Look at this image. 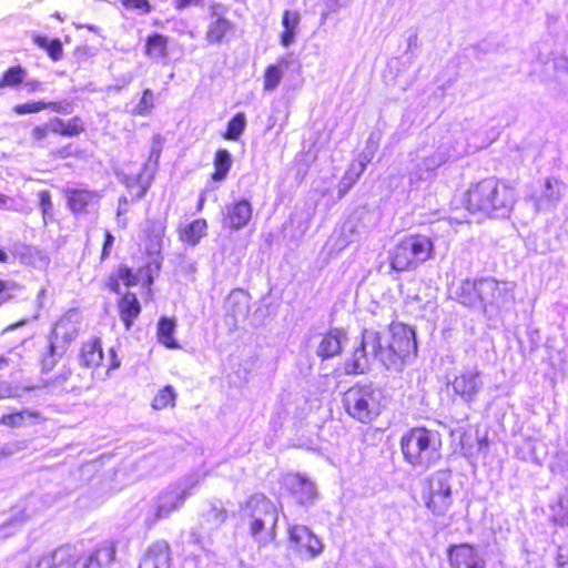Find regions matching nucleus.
Returning <instances> with one entry per match:
<instances>
[{"label":"nucleus","instance_id":"obj_20","mask_svg":"<svg viewBox=\"0 0 568 568\" xmlns=\"http://www.w3.org/2000/svg\"><path fill=\"white\" fill-rule=\"evenodd\" d=\"M283 486L302 505L311 503L316 495L314 483L300 474L285 475L283 477Z\"/></svg>","mask_w":568,"mask_h":568},{"label":"nucleus","instance_id":"obj_15","mask_svg":"<svg viewBox=\"0 0 568 568\" xmlns=\"http://www.w3.org/2000/svg\"><path fill=\"white\" fill-rule=\"evenodd\" d=\"M514 285L499 283L494 278L479 280V293H481V308L488 305L503 307L513 301Z\"/></svg>","mask_w":568,"mask_h":568},{"label":"nucleus","instance_id":"obj_14","mask_svg":"<svg viewBox=\"0 0 568 568\" xmlns=\"http://www.w3.org/2000/svg\"><path fill=\"white\" fill-rule=\"evenodd\" d=\"M291 548L301 557L314 559L323 552L324 545L308 527L291 525L287 529Z\"/></svg>","mask_w":568,"mask_h":568},{"label":"nucleus","instance_id":"obj_34","mask_svg":"<svg viewBox=\"0 0 568 568\" xmlns=\"http://www.w3.org/2000/svg\"><path fill=\"white\" fill-rule=\"evenodd\" d=\"M290 61L287 58H281L275 64L266 68L264 73V90L274 91L283 79L284 70L288 68Z\"/></svg>","mask_w":568,"mask_h":568},{"label":"nucleus","instance_id":"obj_38","mask_svg":"<svg viewBox=\"0 0 568 568\" xmlns=\"http://www.w3.org/2000/svg\"><path fill=\"white\" fill-rule=\"evenodd\" d=\"M232 166V156L231 153L225 149H220L215 153L214 158V173L212 179L214 181H222L227 175L230 169Z\"/></svg>","mask_w":568,"mask_h":568},{"label":"nucleus","instance_id":"obj_51","mask_svg":"<svg viewBox=\"0 0 568 568\" xmlns=\"http://www.w3.org/2000/svg\"><path fill=\"white\" fill-rule=\"evenodd\" d=\"M120 3L126 10H136L141 14H148L152 11L149 0H120Z\"/></svg>","mask_w":568,"mask_h":568},{"label":"nucleus","instance_id":"obj_27","mask_svg":"<svg viewBox=\"0 0 568 568\" xmlns=\"http://www.w3.org/2000/svg\"><path fill=\"white\" fill-rule=\"evenodd\" d=\"M455 294L458 302L462 303L463 305L473 308H481V293H479V280L462 281Z\"/></svg>","mask_w":568,"mask_h":568},{"label":"nucleus","instance_id":"obj_2","mask_svg":"<svg viewBox=\"0 0 568 568\" xmlns=\"http://www.w3.org/2000/svg\"><path fill=\"white\" fill-rule=\"evenodd\" d=\"M440 448L439 434L424 427L412 428L400 438L404 460L418 471H426L440 459Z\"/></svg>","mask_w":568,"mask_h":568},{"label":"nucleus","instance_id":"obj_37","mask_svg":"<svg viewBox=\"0 0 568 568\" xmlns=\"http://www.w3.org/2000/svg\"><path fill=\"white\" fill-rule=\"evenodd\" d=\"M176 323L174 318L162 317L158 323V338L161 344L168 348H179L174 338Z\"/></svg>","mask_w":568,"mask_h":568},{"label":"nucleus","instance_id":"obj_30","mask_svg":"<svg viewBox=\"0 0 568 568\" xmlns=\"http://www.w3.org/2000/svg\"><path fill=\"white\" fill-rule=\"evenodd\" d=\"M119 310L120 317L124 322L126 329H129L141 312V305L135 294H124L119 302Z\"/></svg>","mask_w":568,"mask_h":568},{"label":"nucleus","instance_id":"obj_50","mask_svg":"<svg viewBox=\"0 0 568 568\" xmlns=\"http://www.w3.org/2000/svg\"><path fill=\"white\" fill-rule=\"evenodd\" d=\"M153 108V92L150 89L143 91L142 98L135 106V113L146 115Z\"/></svg>","mask_w":568,"mask_h":568},{"label":"nucleus","instance_id":"obj_17","mask_svg":"<svg viewBox=\"0 0 568 568\" xmlns=\"http://www.w3.org/2000/svg\"><path fill=\"white\" fill-rule=\"evenodd\" d=\"M448 559L452 568H485L486 561L469 544L450 546Z\"/></svg>","mask_w":568,"mask_h":568},{"label":"nucleus","instance_id":"obj_25","mask_svg":"<svg viewBox=\"0 0 568 568\" xmlns=\"http://www.w3.org/2000/svg\"><path fill=\"white\" fill-rule=\"evenodd\" d=\"M139 568H170V547L165 541H156L149 547Z\"/></svg>","mask_w":568,"mask_h":568},{"label":"nucleus","instance_id":"obj_36","mask_svg":"<svg viewBox=\"0 0 568 568\" xmlns=\"http://www.w3.org/2000/svg\"><path fill=\"white\" fill-rule=\"evenodd\" d=\"M49 128L51 132L64 136H75L84 130L81 119L78 116L70 119L69 121H63L59 118H54L50 120Z\"/></svg>","mask_w":568,"mask_h":568},{"label":"nucleus","instance_id":"obj_9","mask_svg":"<svg viewBox=\"0 0 568 568\" xmlns=\"http://www.w3.org/2000/svg\"><path fill=\"white\" fill-rule=\"evenodd\" d=\"M382 336L374 329H364L358 345L345 361L344 371L348 375L364 374L373 358L379 359Z\"/></svg>","mask_w":568,"mask_h":568},{"label":"nucleus","instance_id":"obj_32","mask_svg":"<svg viewBox=\"0 0 568 568\" xmlns=\"http://www.w3.org/2000/svg\"><path fill=\"white\" fill-rule=\"evenodd\" d=\"M55 567L77 568L82 554L71 545H64L50 552Z\"/></svg>","mask_w":568,"mask_h":568},{"label":"nucleus","instance_id":"obj_21","mask_svg":"<svg viewBox=\"0 0 568 568\" xmlns=\"http://www.w3.org/2000/svg\"><path fill=\"white\" fill-rule=\"evenodd\" d=\"M241 510L242 518L263 519L266 517L267 521H272L273 516H278L275 505L262 494L251 496Z\"/></svg>","mask_w":568,"mask_h":568},{"label":"nucleus","instance_id":"obj_16","mask_svg":"<svg viewBox=\"0 0 568 568\" xmlns=\"http://www.w3.org/2000/svg\"><path fill=\"white\" fill-rule=\"evenodd\" d=\"M222 214V225L226 229L239 231L250 223L253 207L248 200L240 199L226 204Z\"/></svg>","mask_w":568,"mask_h":568},{"label":"nucleus","instance_id":"obj_28","mask_svg":"<svg viewBox=\"0 0 568 568\" xmlns=\"http://www.w3.org/2000/svg\"><path fill=\"white\" fill-rule=\"evenodd\" d=\"M153 176L145 171L136 175H124L122 182L129 189L132 201L142 199L148 192Z\"/></svg>","mask_w":568,"mask_h":568},{"label":"nucleus","instance_id":"obj_3","mask_svg":"<svg viewBox=\"0 0 568 568\" xmlns=\"http://www.w3.org/2000/svg\"><path fill=\"white\" fill-rule=\"evenodd\" d=\"M384 402L383 388L373 383H356L342 397L348 416L363 424H369L381 415Z\"/></svg>","mask_w":568,"mask_h":568},{"label":"nucleus","instance_id":"obj_45","mask_svg":"<svg viewBox=\"0 0 568 568\" xmlns=\"http://www.w3.org/2000/svg\"><path fill=\"white\" fill-rule=\"evenodd\" d=\"M26 74L27 72L21 65L9 68L0 79V88L19 85L23 82Z\"/></svg>","mask_w":568,"mask_h":568},{"label":"nucleus","instance_id":"obj_39","mask_svg":"<svg viewBox=\"0 0 568 568\" xmlns=\"http://www.w3.org/2000/svg\"><path fill=\"white\" fill-rule=\"evenodd\" d=\"M206 227L207 225L205 220H195L183 230L181 237L184 242L191 245H196L205 235Z\"/></svg>","mask_w":568,"mask_h":568},{"label":"nucleus","instance_id":"obj_8","mask_svg":"<svg viewBox=\"0 0 568 568\" xmlns=\"http://www.w3.org/2000/svg\"><path fill=\"white\" fill-rule=\"evenodd\" d=\"M567 190V184L558 176H544L527 186L525 200L536 213H551L557 209Z\"/></svg>","mask_w":568,"mask_h":568},{"label":"nucleus","instance_id":"obj_63","mask_svg":"<svg viewBox=\"0 0 568 568\" xmlns=\"http://www.w3.org/2000/svg\"><path fill=\"white\" fill-rule=\"evenodd\" d=\"M559 506L561 508L559 514L554 515V519L557 523L564 524L568 519V509L564 507L562 501H559Z\"/></svg>","mask_w":568,"mask_h":568},{"label":"nucleus","instance_id":"obj_59","mask_svg":"<svg viewBox=\"0 0 568 568\" xmlns=\"http://www.w3.org/2000/svg\"><path fill=\"white\" fill-rule=\"evenodd\" d=\"M49 131H51L49 128V123L44 125H37L36 128H33L31 135L34 140L41 141L47 138Z\"/></svg>","mask_w":568,"mask_h":568},{"label":"nucleus","instance_id":"obj_41","mask_svg":"<svg viewBox=\"0 0 568 568\" xmlns=\"http://www.w3.org/2000/svg\"><path fill=\"white\" fill-rule=\"evenodd\" d=\"M176 393L174 388L170 385L164 386L159 393L154 396L152 400V407L156 410L164 409L169 406L175 405Z\"/></svg>","mask_w":568,"mask_h":568},{"label":"nucleus","instance_id":"obj_6","mask_svg":"<svg viewBox=\"0 0 568 568\" xmlns=\"http://www.w3.org/2000/svg\"><path fill=\"white\" fill-rule=\"evenodd\" d=\"M204 477L205 475L201 471H195L187 475L182 480L166 487L154 499V504L152 505L145 521L149 525H153L158 520L166 518L170 514L178 510Z\"/></svg>","mask_w":568,"mask_h":568},{"label":"nucleus","instance_id":"obj_46","mask_svg":"<svg viewBox=\"0 0 568 568\" xmlns=\"http://www.w3.org/2000/svg\"><path fill=\"white\" fill-rule=\"evenodd\" d=\"M161 152H162V141H161V136L158 134V135H154V138H153L149 160L143 165V171L148 172L149 174H152V176L154 175V173L158 169Z\"/></svg>","mask_w":568,"mask_h":568},{"label":"nucleus","instance_id":"obj_49","mask_svg":"<svg viewBox=\"0 0 568 568\" xmlns=\"http://www.w3.org/2000/svg\"><path fill=\"white\" fill-rule=\"evenodd\" d=\"M36 417V414L30 410L14 412L3 415L0 423L10 427H19L23 425L26 418Z\"/></svg>","mask_w":568,"mask_h":568},{"label":"nucleus","instance_id":"obj_29","mask_svg":"<svg viewBox=\"0 0 568 568\" xmlns=\"http://www.w3.org/2000/svg\"><path fill=\"white\" fill-rule=\"evenodd\" d=\"M11 254L27 265L36 266L37 264L48 263V257L41 250L24 244H14Z\"/></svg>","mask_w":568,"mask_h":568},{"label":"nucleus","instance_id":"obj_47","mask_svg":"<svg viewBox=\"0 0 568 568\" xmlns=\"http://www.w3.org/2000/svg\"><path fill=\"white\" fill-rule=\"evenodd\" d=\"M30 514H27L26 510H20L17 515H14L11 519L0 526V537H7L20 527L28 518Z\"/></svg>","mask_w":568,"mask_h":568},{"label":"nucleus","instance_id":"obj_48","mask_svg":"<svg viewBox=\"0 0 568 568\" xmlns=\"http://www.w3.org/2000/svg\"><path fill=\"white\" fill-rule=\"evenodd\" d=\"M21 290L22 287L13 281L0 280V305L16 297Z\"/></svg>","mask_w":568,"mask_h":568},{"label":"nucleus","instance_id":"obj_31","mask_svg":"<svg viewBox=\"0 0 568 568\" xmlns=\"http://www.w3.org/2000/svg\"><path fill=\"white\" fill-rule=\"evenodd\" d=\"M301 14L298 11L286 10L283 13L282 26L284 28L281 34V44L290 47L295 41V36L298 30Z\"/></svg>","mask_w":568,"mask_h":568},{"label":"nucleus","instance_id":"obj_7","mask_svg":"<svg viewBox=\"0 0 568 568\" xmlns=\"http://www.w3.org/2000/svg\"><path fill=\"white\" fill-rule=\"evenodd\" d=\"M433 247L425 235L405 236L388 253L390 266L397 272L415 268L430 257Z\"/></svg>","mask_w":568,"mask_h":568},{"label":"nucleus","instance_id":"obj_26","mask_svg":"<svg viewBox=\"0 0 568 568\" xmlns=\"http://www.w3.org/2000/svg\"><path fill=\"white\" fill-rule=\"evenodd\" d=\"M226 312L234 325L244 322L250 314V296L242 290L233 291L226 301Z\"/></svg>","mask_w":568,"mask_h":568},{"label":"nucleus","instance_id":"obj_57","mask_svg":"<svg viewBox=\"0 0 568 568\" xmlns=\"http://www.w3.org/2000/svg\"><path fill=\"white\" fill-rule=\"evenodd\" d=\"M45 51L48 52L49 57L52 60L59 61L63 54V48H62L61 41L59 39H52L51 44L49 45V48Z\"/></svg>","mask_w":568,"mask_h":568},{"label":"nucleus","instance_id":"obj_55","mask_svg":"<svg viewBox=\"0 0 568 568\" xmlns=\"http://www.w3.org/2000/svg\"><path fill=\"white\" fill-rule=\"evenodd\" d=\"M28 568H57L51 554H45L37 558H32L28 564Z\"/></svg>","mask_w":568,"mask_h":568},{"label":"nucleus","instance_id":"obj_18","mask_svg":"<svg viewBox=\"0 0 568 568\" xmlns=\"http://www.w3.org/2000/svg\"><path fill=\"white\" fill-rule=\"evenodd\" d=\"M115 545L113 541H102L88 554H82L77 568H110L115 559Z\"/></svg>","mask_w":568,"mask_h":568},{"label":"nucleus","instance_id":"obj_35","mask_svg":"<svg viewBox=\"0 0 568 568\" xmlns=\"http://www.w3.org/2000/svg\"><path fill=\"white\" fill-rule=\"evenodd\" d=\"M369 162V158L363 156L357 164H352L349 170L342 178L338 185L339 197L344 196L352 186L356 183L359 176L365 171L366 164Z\"/></svg>","mask_w":568,"mask_h":568},{"label":"nucleus","instance_id":"obj_56","mask_svg":"<svg viewBox=\"0 0 568 568\" xmlns=\"http://www.w3.org/2000/svg\"><path fill=\"white\" fill-rule=\"evenodd\" d=\"M70 375L71 369L67 366H63L54 379L45 381V386L64 388V383L69 379Z\"/></svg>","mask_w":568,"mask_h":568},{"label":"nucleus","instance_id":"obj_24","mask_svg":"<svg viewBox=\"0 0 568 568\" xmlns=\"http://www.w3.org/2000/svg\"><path fill=\"white\" fill-rule=\"evenodd\" d=\"M346 342V334L339 328H334L323 335L316 354L323 359L332 358L338 355L343 344Z\"/></svg>","mask_w":568,"mask_h":568},{"label":"nucleus","instance_id":"obj_53","mask_svg":"<svg viewBox=\"0 0 568 568\" xmlns=\"http://www.w3.org/2000/svg\"><path fill=\"white\" fill-rule=\"evenodd\" d=\"M45 109V102L38 101V102H28L23 104H17L13 108V111L19 114H28V113H38Z\"/></svg>","mask_w":568,"mask_h":568},{"label":"nucleus","instance_id":"obj_42","mask_svg":"<svg viewBox=\"0 0 568 568\" xmlns=\"http://www.w3.org/2000/svg\"><path fill=\"white\" fill-rule=\"evenodd\" d=\"M168 39L162 34L150 36L146 40V53L153 58H162L166 54Z\"/></svg>","mask_w":568,"mask_h":568},{"label":"nucleus","instance_id":"obj_61","mask_svg":"<svg viewBox=\"0 0 568 568\" xmlns=\"http://www.w3.org/2000/svg\"><path fill=\"white\" fill-rule=\"evenodd\" d=\"M33 42L40 47L41 49H44L47 50L49 48V45L51 44L52 40L49 39L48 37H44V36H34L33 37Z\"/></svg>","mask_w":568,"mask_h":568},{"label":"nucleus","instance_id":"obj_19","mask_svg":"<svg viewBox=\"0 0 568 568\" xmlns=\"http://www.w3.org/2000/svg\"><path fill=\"white\" fill-rule=\"evenodd\" d=\"M74 314L69 313L62 316L52 331L50 338L51 348L53 352L64 353L69 343H71L78 334L77 323L73 320Z\"/></svg>","mask_w":568,"mask_h":568},{"label":"nucleus","instance_id":"obj_58","mask_svg":"<svg viewBox=\"0 0 568 568\" xmlns=\"http://www.w3.org/2000/svg\"><path fill=\"white\" fill-rule=\"evenodd\" d=\"M45 109H51L52 111L62 114H70L72 112V104L68 101L45 102Z\"/></svg>","mask_w":568,"mask_h":568},{"label":"nucleus","instance_id":"obj_13","mask_svg":"<svg viewBox=\"0 0 568 568\" xmlns=\"http://www.w3.org/2000/svg\"><path fill=\"white\" fill-rule=\"evenodd\" d=\"M450 385L454 394L459 396L463 403L470 406L484 389L483 372L477 367L464 368L454 377Z\"/></svg>","mask_w":568,"mask_h":568},{"label":"nucleus","instance_id":"obj_1","mask_svg":"<svg viewBox=\"0 0 568 568\" xmlns=\"http://www.w3.org/2000/svg\"><path fill=\"white\" fill-rule=\"evenodd\" d=\"M515 201V189L493 178L474 184L466 193L467 210L489 217L508 216Z\"/></svg>","mask_w":568,"mask_h":568},{"label":"nucleus","instance_id":"obj_64","mask_svg":"<svg viewBox=\"0 0 568 568\" xmlns=\"http://www.w3.org/2000/svg\"><path fill=\"white\" fill-rule=\"evenodd\" d=\"M14 453V449L11 445H4L0 447V459L4 456H9Z\"/></svg>","mask_w":568,"mask_h":568},{"label":"nucleus","instance_id":"obj_22","mask_svg":"<svg viewBox=\"0 0 568 568\" xmlns=\"http://www.w3.org/2000/svg\"><path fill=\"white\" fill-rule=\"evenodd\" d=\"M248 526L252 538L258 544L260 547L266 546L272 542L276 537V525L278 516H273L272 521H267L266 517L258 518H242Z\"/></svg>","mask_w":568,"mask_h":568},{"label":"nucleus","instance_id":"obj_60","mask_svg":"<svg viewBox=\"0 0 568 568\" xmlns=\"http://www.w3.org/2000/svg\"><path fill=\"white\" fill-rule=\"evenodd\" d=\"M113 242H114L113 235L109 231H106L105 232V241H104L103 250H102V257H105L109 255L110 248L113 245Z\"/></svg>","mask_w":568,"mask_h":568},{"label":"nucleus","instance_id":"obj_4","mask_svg":"<svg viewBox=\"0 0 568 568\" xmlns=\"http://www.w3.org/2000/svg\"><path fill=\"white\" fill-rule=\"evenodd\" d=\"M382 336L379 362L388 369L400 371L405 363L416 354L415 332L402 323L390 324Z\"/></svg>","mask_w":568,"mask_h":568},{"label":"nucleus","instance_id":"obj_52","mask_svg":"<svg viewBox=\"0 0 568 568\" xmlns=\"http://www.w3.org/2000/svg\"><path fill=\"white\" fill-rule=\"evenodd\" d=\"M40 209L43 215V222L47 224L48 219L52 217L53 204L51 201V194L49 191L39 192Z\"/></svg>","mask_w":568,"mask_h":568},{"label":"nucleus","instance_id":"obj_11","mask_svg":"<svg viewBox=\"0 0 568 568\" xmlns=\"http://www.w3.org/2000/svg\"><path fill=\"white\" fill-rule=\"evenodd\" d=\"M229 7L221 2H211L205 30V40L211 45L229 42L236 31V24L226 14Z\"/></svg>","mask_w":568,"mask_h":568},{"label":"nucleus","instance_id":"obj_12","mask_svg":"<svg viewBox=\"0 0 568 568\" xmlns=\"http://www.w3.org/2000/svg\"><path fill=\"white\" fill-rule=\"evenodd\" d=\"M532 72L542 81L561 80L568 74V57L545 43L539 49Z\"/></svg>","mask_w":568,"mask_h":568},{"label":"nucleus","instance_id":"obj_33","mask_svg":"<svg viewBox=\"0 0 568 568\" xmlns=\"http://www.w3.org/2000/svg\"><path fill=\"white\" fill-rule=\"evenodd\" d=\"M102 359L103 352L99 339H92L83 344L80 355V361L83 366L95 368L101 364Z\"/></svg>","mask_w":568,"mask_h":568},{"label":"nucleus","instance_id":"obj_5","mask_svg":"<svg viewBox=\"0 0 568 568\" xmlns=\"http://www.w3.org/2000/svg\"><path fill=\"white\" fill-rule=\"evenodd\" d=\"M489 142H485L481 144H465L462 145L458 142L456 145H450L448 143L440 144L433 153L423 154L417 159L414 168L408 173V183L413 189H419L422 183L432 182L436 175L437 170L444 163L453 158H460L465 154L475 152L478 149H481L488 145Z\"/></svg>","mask_w":568,"mask_h":568},{"label":"nucleus","instance_id":"obj_44","mask_svg":"<svg viewBox=\"0 0 568 568\" xmlns=\"http://www.w3.org/2000/svg\"><path fill=\"white\" fill-rule=\"evenodd\" d=\"M226 516V509L221 500L210 503V508L205 513V518L212 527L221 526L225 521Z\"/></svg>","mask_w":568,"mask_h":568},{"label":"nucleus","instance_id":"obj_43","mask_svg":"<svg viewBox=\"0 0 568 568\" xmlns=\"http://www.w3.org/2000/svg\"><path fill=\"white\" fill-rule=\"evenodd\" d=\"M246 126V118L242 112L236 113L227 123V129L224 138L227 140L236 141L244 132Z\"/></svg>","mask_w":568,"mask_h":568},{"label":"nucleus","instance_id":"obj_23","mask_svg":"<svg viewBox=\"0 0 568 568\" xmlns=\"http://www.w3.org/2000/svg\"><path fill=\"white\" fill-rule=\"evenodd\" d=\"M68 205L73 213H81L87 210L90 204L98 203L101 195L97 191L83 187H68L64 190Z\"/></svg>","mask_w":568,"mask_h":568},{"label":"nucleus","instance_id":"obj_62","mask_svg":"<svg viewBox=\"0 0 568 568\" xmlns=\"http://www.w3.org/2000/svg\"><path fill=\"white\" fill-rule=\"evenodd\" d=\"M203 0H175V8L178 10H182L184 8H187L190 6H197L201 4Z\"/></svg>","mask_w":568,"mask_h":568},{"label":"nucleus","instance_id":"obj_10","mask_svg":"<svg viewBox=\"0 0 568 568\" xmlns=\"http://www.w3.org/2000/svg\"><path fill=\"white\" fill-rule=\"evenodd\" d=\"M450 478L449 470H438L427 480V488L424 491L425 505L437 516L445 515L453 504Z\"/></svg>","mask_w":568,"mask_h":568},{"label":"nucleus","instance_id":"obj_54","mask_svg":"<svg viewBox=\"0 0 568 568\" xmlns=\"http://www.w3.org/2000/svg\"><path fill=\"white\" fill-rule=\"evenodd\" d=\"M63 353H60V349L53 352L51 348V344H49V353L42 358V371L51 372L58 363V359L61 358Z\"/></svg>","mask_w":568,"mask_h":568},{"label":"nucleus","instance_id":"obj_40","mask_svg":"<svg viewBox=\"0 0 568 568\" xmlns=\"http://www.w3.org/2000/svg\"><path fill=\"white\" fill-rule=\"evenodd\" d=\"M151 265H149L145 270H139L138 273H133L129 267L119 268L118 275L119 278L126 285L132 286L136 285L143 276H146V284L151 285L153 282V277L151 275Z\"/></svg>","mask_w":568,"mask_h":568}]
</instances>
